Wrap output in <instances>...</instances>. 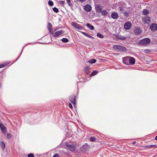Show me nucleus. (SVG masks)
Here are the masks:
<instances>
[{
  "mask_svg": "<svg viewBox=\"0 0 157 157\" xmlns=\"http://www.w3.org/2000/svg\"><path fill=\"white\" fill-rule=\"evenodd\" d=\"M53 157H59L58 154H56L54 155Z\"/></svg>",
  "mask_w": 157,
  "mask_h": 157,
  "instance_id": "obj_40",
  "label": "nucleus"
},
{
  "mask_svg": "<svg viewBox=\"0 0 157 157\" xmlns=\"http://www.w3.org/2000/svg\"><path fill=\"white\" fill-rule=\"evenodd\" d=\"M150 29L151 31L155 32L157 30V24L153 23L150 26Z\"/></svg>",
  "mask_w": 157,
  "mask_h": 157,
  "instance_id": "obj_7",
  "label": "nucleus"
},
{
  "mask_svg": "<svg viewBox=\"0 0 157 157\" xmlns=\"http://www.w3.org/2000/svg\"><path fill=\"white\" fill-rule=\"evenodd\" d=\"M95 8L96 12L98 13H101L102 11V6L99 4L95 5Z\"/></svg>",
  "mask_w": 157,
  "mask_h": 157,
  "instance_id": "obj_6",
  "label": "nucleus"
},
{
  "mask_svg": "<svg viewBox=\"0 0 157 157\" xmlns=\"http://www.w3.org/2000/svg\"><path fill=\"white\" fill-rule=\"evenodd\" d=\"M82 33L85 36H86L87 37H88L89 38H94L93 36H90L87 33H86V32H82Z\"/></svg>",
  "mask_w": 157,
  "mask_h": 157,
  "instance_id": "obj_21",
  "label": "nucleus"
},
{
  "mask_svg": "<svg viewBox=\"0 0 157 157\" xmlns=\"http://www.w3.org/2000/svg\"><path fill=\"white\" fill-rule=\"evenodd\" d=\"M122 13L124 16H125L126 17L128 16V13L127 12L124 11V12H122Z\"/></svg>",
  "mask_w": 157,
  "mask_h": 157,
  "instance_id": "obj_31",
  "label": "nucleus"
},
{
  "mask_svg": "<svg viewBox=\"0 0 157 157\" xmlns=\"http://www.w3.org/2000/svg\"><path fill=\"white\" fill-rule=\"evenodd\" d=\"M72 25L75 29H78L81 30L82 29V28L79 26V25L76 23L73 22L72 23Z\"/></svg>",
  "mask_w": 157,
  "mask_h": 157,
  "instance_id": "obj_10",
  "label": "nucleus"
},
{
  "mask_svg": "<svg viewBox=\"0 0 157 157\" xmlns=\"http://www.w3.org/2000/svg\"><path fill=\"white\" fill-rule=\"evenodd\" d=\"M101 13V15L103 16H106L108 14V12L106 10H102Z\"/></svg>",
  "mask_w": 157,
  "mask_h": 157,
  "instance_id": "obj_20",
  "label": "nucleus"
},
{
  "mask_svg": "<svg viewBox=\"0 0 157 157\" xmlns=\"http://www.w3.org/2000/svg\"><path fill=\"white\" fill-rule=\"evenodd\" d=\"M132 27V24L129 21H127L125 23L124 25V28L126 30L130 29Z\"/></svg>",
  "mask_w": 157,
  "mask_h": 157,
  "instance_id": "obj_5",
  "label": "nucleus"
},
{
  "mask_svg": "<svg viewBox=\"0 0 157 157\" xmlns=\"http://www.w3.org/2000/svg\"><path fill=\"white\" fill-rule=\"evenodd\" d=\"M111 16L113 19H117L119 17L118 13L116 12H114L112 13Z\"/></svg>",
  "mask_w": 157,
  "mask_h": 157,
  "instance_id": "obj_15",
  "label": "nucleus"
},
{
  "mask_svg": "<svg viewBox=\"0 0 157 157\" xmlns=\"http://www.w3.org/2000/svg\"><path fill=\"white\" fill-rule=\"evenodd\" d=\"M67 2L68 5L70 6H71L72 5V2L70 0H66Z\"/></svg>",
  "mask_w": 157,
  "mask_h": 157,
  "instance_id": "obj_28",
  "label": "nucleus"
},
{
  "mask_svg": "<svg viewBox=\"0 0 157 157\" xmlns=\"http://www.w3.org/2000/svg\"><path fill=\"white\" fill-rule=\"evenodd\" d=\"M1 86V83L0 82V87Z\"/></svg>",
  "mask_w": 157,
  "mask_h": 157,
  "instance_id": "obj_46",
  "label": "nucleus"
},
{
  "mask_svg": "<svg viewBox=\"0 0 157 157\" xmlns=\"http://www.w3.org/2000/svg\"><path fill=\"white\" fill-rule=\"evenodd\" d=\"M129 56H127V57H124V58H123V63L125 64H127V65L129 64Z\"/></svg>",
  "mask_w": 157,
  "mask_h": 157,
  "instance_id": "obj_9",
  "label": "nucleus"
},
{
  "mask_svg": "<svg viewBox=\"0 0 157 157\" xmlns=\"http://www.w3.org/2000/svg\"><path fill=\"white\" fill-rule=\"evenodd\" d=\"M98 72L96 71H94L91 74V75L92 76H94L96 75L97 73Z\"/></svg>",
  "mask_w": 157,
  "mask_h": 157,
  "instance_id": "obj_29",
  "label": "nucleus"
},
{
  "mask_svg": "<svg viewBox=\"0 0 157 157\" xmlns=\"http://www.w3.org/2000/svg\"><path fill=\"white\" fill-rule=\"evenodd\" d=\"M70 100L71 102L74 105L75 103L76 98L75 95L71 96L70 97Z\"/></svg>",
  "mask_w": 157,
  "mask_h": 157,
  "instance_id": "obj_12",
  "label": "nucleus"
},
{
  "mask_svg": "<svg viewBox=\"0 0 157 157\" xmlns=\"http://www.w3.org/2000/svg\"><path fill=\"white\" fill-rule=\"evenodd\" d=\"M88 148V146L87 145H84L80 147V149L82 152H84L87 150Z\"/></svg>",
  "mask_w": 157,
  "mask_h": 157,
  "instance_id": "obj_11",
  "label": "nucleus"
},
{
  "mask_svg": "<svg viewBox=\"0 0 157 157\" xmlns=\"http://www.w3.org/2000/svg\"><path fill=\"white\" fill-rule=\"evenodd\" d=\"M62 41L65 43L67 42L68 41V40L66 38H63L62 39Z\"/></svg>",
  "mask_w": 157,
  "mask_h": 157,
  "instance_id": "obj_30",
  "label": "nucleus"
},
{
  "mask_svg": "<svg viewBox=\"0 0 157 157\" xmlns=\"http://www.w3.org/2000/svg\"><path fill=\"white\" fill-rule=\"evenodd\" d=\"M67 149L72 152H75L76 149V145L73 144H68L66 145Z\"/></svg>",
  "mask_w": 157,
  "mask_h": 157,
  "instance_id": "obj_4",
  "label": "nucleus"
},
{
  "mask_svg": "<svg viewBox=\"0 0 157 157\" xmlns=\"http://www.w3.org/2000/svg\"><path fill=\"white\" fill-rule=\"evenodd\" d=\"M6 66V64H0V68H2Z\"/></svg>",
  "mask_w": 157,
  "mask_h": 157,
  "instance_id": "obj_38",
  "label": "nucleus"
},
{
  "mask_svg": "<svg viewBox=\"0 0 157 157\" xmlns=\"http://www.w3.org/2000/svg\"><path fill=\"white\" fill-rule=\"evenodd\" d=\"M48 5L51 6H52L53 5V2L51 0H49L48 2Z\"/></svg>",
  "mask_w": 157,
  "mask_h": 157,
  "instance_id": "obj_32",
  "label": "nucleus"
},
{
  "mask_svg": "<svg viewBox=\"0 0 157 157\" xmlns=\"http://www.w3.org/2000/svg\"><path fill=\"white\" fill-rule=\"evenodd\" d=\"M84 9L86 12H90L92 10V7L90 5L86 4L85 6Z\"/></svg>",
  "mask_w": 157,
  "mask_h": 157,
  "instance_id": "obj_8",
  "label": "nucleus"
},
{
  "mask_svg": "<svg viewBox=\"0 0 157 157\" xmlns=\"http://www.w3.org/2000/svg\"><path fill=\"white\" fill-rule=\"evenodd\" d=\"M154 145H147L145 146L146 147H148L149 148H150L151 147H154Z\"/></svg>",
  "mask_w": 157,
  "mask_h": 157,
  "instance_id": "obj_39",
  "label": "nucleus"
},
{
  "mask_svg": "<svg viewBox=\"0 0 157 157\" xmlns=\"http://www.w3.org/2000/svg\"><path fill=\"white\" fill-rule=\"evenodd\" d=\"M64 33V31L63 30H59L55 32L54 33L53 36H57L63 33Z\"/></svg>",
  "mask_w": 157,
  "mask_h": 157,
  "instance_id": "obj_14",
  "label": "nucleus"
},
{
  "mask_svg": "<svg viewBox=\"0 0 157 157\" xmlns=\"http://www.w3.org/2000/svg\"><path fill=\"white\" fill-rule=\"evenodd\" d=\"M120 11L122 13V12H124V9L123 8H120Z\"/></svg>",
  "mask_w": 157,
  "mask_h": 157,
  "instance_id": "obj_41",
  "label": "nucleus"
},
{
  "mask_svg": "<svg viewBox=\"0 0 157 157\" xmlns=\"http://www.w3.org/2000/svg\"><path fill=\"white\" fill-rule=\"evenodd\" d=\"M113 48L114 50L118 52H125L127 51L125 47L120 45H114L113 46Z\"/></svg>",
  "mask_w": 157,
  "mask_h": 157,
  "instance_id": "obj_1",
  "label": "nucleus"
},
{
  "mask_svg": "<svg viewBox=\"0 0 157 157\" xmlns=\"http://www.w3.org/2000/svg\"><path fill=\"white\" fill-rule=\"evenodd\" d=\"M142 32V29L139 27H135L134 29V34L136 36L140 35Z\"/></svg>",
  "mask_w": 157,
  "mask_h": 157,
  "instance_id": "obj_3",
  "label": "nucleus"
},
{
  "mask_svg": "<svg viewBox=\"0 0 157 157\" xmlns=\"http://www.w3.org/2000/svg\"><path fill=\"white\" fill-rule=\"evenodd\" d=\"M69 107L71 109H72L73 108L72 106L71 103H69Z\"/></svg>",
  "mask_w": 157,
  "mask_h": 157,
  "instance_id": "obj_42",
  "label": "nucleus"
},
{
  "mask_svg": "<svg viewBox=\"0 0 157 157\" xmlns=\"http://www.w3.org/2000/svg\"><path fill=\"white\" fill-rule=\"evenodd\" d=\"M47 28L49 32L51 34H52V26L51 24L50 23H48Z\"/></svg>",
  "mask_w": 157,
  "mask_h": 157,
  "instance_id": "obj_16",
  "label": "nucleus"
},
{
  "mask_svg": "<svg viewBox=\"0 0 157 157\" xmlns=\"http://www.w3.org/2000/svg\"><path fill=\"white\" fill-rule=\"evenodd\" d=\"M90 140L92 142H94L96 140V138L94 137H91L90 138Z\"/></svg>",
  "mask_w": 157,
  "mask_h": 157,
  "instance_id": "obj_33",
  "label": "nucleus"
},
{
  "mask_svg": "<svg viewBox=\"0 0 157 157\" xmlns=\"http://www.w3.org/2000/svg\"><path fill=\"white\" fill-rule=\"evenodd\" d=\"M90 68L88 66H86L85 67L84 69V71L86 74H89L90 73Z\"/></svg>",
  "mask_w": 157,
  "mask_h": 157,
  "instance_id": "obj_18",
  "label": "nucleus"
},
{
  "mask_svg": "<svg viewBox=\"0 0 157 157\" xmlns=\"http://www.w3.org/2000/svg\"><path fill=\"white\" fill-rule=\"evenodd\" d=\"M87 26L91 30H93L94 29V26L92 25H90L89 23H87L86 24Z\"/></svg>",
  "mask_w": 157,
  "mask_h": 157,
  "instance_id": "obj_23",
  "label": "nucleus"
},
{
  "mask_svg": "<svg viewBox=\"0 0 157 157\" xmlns=\"http://www.w3.org/2000/svg\"><path fill=\"white\" fill-rule=\"evenodd\" d=\"M59 4L62 6H64V1H59Z\"/></svg>",
  "mask_w": 157,
  "mask_h": 157,
  "instance_id": "obj_35",
  "label": "nucleus"
},
{
  "mask_svg": "<svg viewBox=\"0 0 157 157\" xmlns=\"http://www.w3.org/2000/svg\"><path fill=\"white\" fill-rule=\"evenodd\" d=\"M155 139L157 140V136L155 137Z\"/></svg>",
  "mask_w": 157,
  "mask_h": 157,
  "instance_id": "obj_45",
  "label": "nucleus"
},
{
  "mask_svg": "<svg viewBox=\"0 0 157 157\" xmlns=\"http://www.w3.org/2000/svg\"><path fill=\"white\" fill-rule=\"evenodd\" d=\"M150 39L148 38H146L141 40L139 43L140 45L143 46H146L149 44L151 43Z\"/></svg>",
  "mask_w": 157,
  "mask_h": 157,
  "instance_id": "obj_2",
  "label": "nucleus"
},
{
  "mask_svg": "<svg viewBox=\"0 0 157 157\" xmlns=\"http://www.w3.org/2000/svg\"><path fill=\"white\" fill-rule=\"evenodd\" d=\"M97 36L101 38H103L104 37V36L100 33H98L97 34Z\"/></svg>",
  "mask_w": 157,
  "mask_h": 157,
  "instance_id": "obj_27",
  "label": "nucleus"
},
{
  "mask_svg": "<svg viewBox=\"0 0 157 157\" xmlns=\"http://www.w3.org/2000/svg\"><path fill=\"white\" fill-rule=\"evenodd\" d=\"M129 63H130L131 64L133 65L135 63V59L134 58L132 57L129 56Z\"/></svg>",
  "mask_w": 157,
  "mask_h": 157,
  "instance_id": "obj_17",
  "label": "nucleus"
},
{
  "mask_svg": "<svg viewBox=\"0 0 157 157\" xmlns=\"http://www.w3.org/2000/svg\"><path fill=\"white\" fill-rule=\"evenodd\" d=\"M53 10L54 12L56 13L59 12L58 9L56 7H54L53 8Z\"/></svg>",
  "mask_w": 157,
  "mask_h": 157,
  "instance_id": "obj_34",
  "label": "nucleus"
},
{
  "mask_svg": "<svg viewBox=\"0 0 157 157\" xmlns=\"http://www.w3.org/2000/svg\"><path fill=\"white\" fill-rule=\"evenodd\" d=\"M28 157H34V155L32 153H30L28 155Z\"/></svg>",
  "mask_w": 157,
  "mask_h": 157,
  "instance_id": "obj_37",
  "label": "nucleus"
},
{
  "mask_svg": "<svg viewBox=\"0 0 157 157\" xmlns=\"http://www.w3.org/2000/svg\"><path fill=\"white\" fill-rule=\"evenodd\" d=\"M96 60L94 59H92L88 61V62L92 64L95 63Z\"/></svg>",
  "mask_w": 157,
  "mask_h": 157,
  "instance_id": "obj_25",
  "label": "nucleus"
},
{
  "mask_svg": "<svg viewBox=\"0 0 157 157\" xmlns=\"http://www.w3.org/2000/svg\"><path fill=\"white\" fill-rule=\"evenodd\" d=\"M116 36L118 38L121 40H124L126 39V37L124 36L117 35Z\"/></svg>",
  "mask_w": 157,
  "mask_h": 157,
  "instance_id": "obj_24",
  "label": "nucleus"
},
{
  "mask_svg": "<svg viewBox=\"0 0 157 157\" xmlns=\"http://www.w3.org/2000/svg\"><path fill=\"white\" fill-rule=\"evenodd\" d=\"M12 137V135L10 133H8L7 135V138L8 139H10Z\"/></svg>",
  "mask_w": 157,
  "mask_h": 157,
  "instance_id": "obj_36",
  "label": "nucleus"
},
{
  "mask_svg": "<svg viewBox=\"0 0 157 157\" xmlns=\"http://www.w3.org/2000/svg\"><path fill=\"white\" fill-rule=\"evenodd\" d=\"M149 13V11L147 10H144L143 11V14L144 15H147Z\"/></svg>",
  "mask_w": 157,
  "mask_h": 157,
  "instance_id": "obj_22",
  "label": "nucleus"
},
{
  "mask_svg": "<svg viewBox=\"0 0 157 157\" xmlns=\"http://www.w3.org/2000/svg\"><path fill=\"white\" fill-rule=\"evenodd\" d=\"M0 128L2 130V132L3 133H5L6 132V129L4 126V125L2 124H0Z\"/></svg>",
  "mask_w": 157,
  "mask_h": 157,
  "instance_id": "obj_19",
  "label": "nucleus"
},
{
  "mask_svg": "<svg viewBox=\"0 0 157 157\" xmlns=\"http://www.w3.org/2000/svg\"><path fill=\"white\" fill-rule=\"evenodd\" d=\"M1 146L2 147V149L3 150H4L5 148V145L4 143L3 142H1Z\"/></svg>",
  "mask_w": 157,
  "mask_h": 157,
  "instance_id": "obj_26",
  "label": "nucleus"
},
{
  "mask_svg": "<svg viewBox=\"0 0 157 157\" xmlns=\"http://www.w3.org/2000/svg\"><path fill=\"white\" fill-rule=\"evenodd\" d=\"M136 143V142L135 141L132 143L133 144H135Z\"/></svg>",
  "mask_w": 157,
  "mask_h": 157,
  "instance_id": "obj_44",
  "label": "nucleus"
},
{
  "mask_svg": "<svg viewBox=\"0 0 157 157\" xmlns=\"http://www.w3.org/2000/svg\"><path fill=\"white\" fill-rule=\"evenodd\" d=\"M145 51L146 52V53H147V52L148 51V50H145Z\"/></svg>",
  "mask_w": 157,
  "mask_h": 157,
  "instance_id": "obj_43",
  "label": "nucleus"
},
{
  "mask_svg": "<svg viewBox=\"0 0 157 157\" xmlns=\"http://www.w3.org/2000/svg\"><path fill=\"white\" fill-rule=\"evenodd\" d=\"M143 20L145 22L146 24H149L151 22L150 18L148 16H145L143 18Z\"/></svg>",
  "mask_w": 157,
  "mask_h": 157,
  "instance_id": "obj_13",
  "label": "nucleus"
}]
</instances>
